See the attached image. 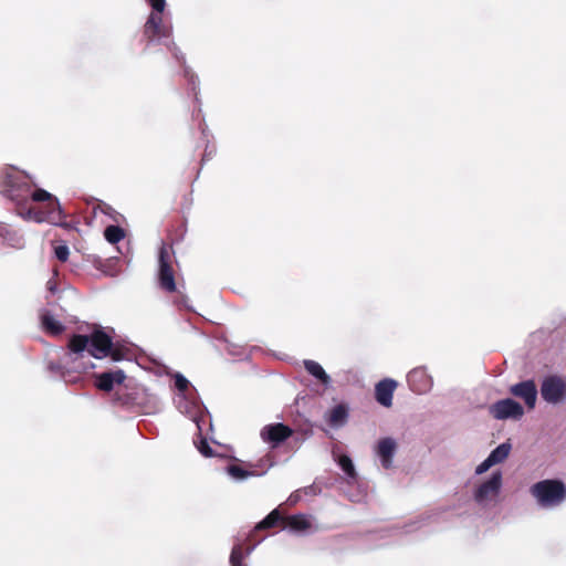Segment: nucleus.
<instances>
[{"label":"nucleus","mask_w":566,"mask_h":566,"mask_svg":"<svg viewBox=\"0 0 566 566\" xmlns=\"http://www.w3.org/2000/svg\"><path fill=\"white\" fill-rule=\"evenodd\" d=\"M6 182L8 196L18 203L25 202L28 198L39 202L49 201L50 209L48 211L29 209L20 213L23 219L32 220L38 223L50 222L52 224H63L64 214L61 205L50 192L44 189H35L32 191L31 188L33 184L28 180L27 176H21L17 171L9 174Z\"/></svg>","instance_id":"f257e3e1"},{"label":"nucleus","mask_w":566,"mask_h":566,"mask_svg":"<svg viewBox=\"0 0 566 566\" xmlns=\"http://www.w3.org/2000/svg\"><path fill=\"white\" fill-rule=\"evenodd\" d=\"M67 357L75 363L87 350L91 356L102 359L108 356L112 348L111 337L103 331H95L91 336L75 335L69 343Z\"/></svg>","instance_id":"f03ea898"},{"label":"nucleus","mask_w":566,"mask_h":566,"mask_svg":"<svg viewBox=\"0 0 566 566\" xmlns=\"http://www.w3.org/2000/svg\"><path fill=\"white\" fill-rule=\"evenodd\" d=\"M531 494L541 506H555L566 499V486L559 480H543L532 485Z\"/></svg>","instance_id":"7ed1b4c3"},{"label":"nucleus","mask_w":566,"mask_h":566,"mask_svg":"<svg viewBox=\"0 0 566 566\" xmlns=\"http://www.w3.org/2000/svg\"><path fill=\"white\" fill-rule=\"evenodd\" d=\"M175 256V250L172 244L164 243L159 251V284L163 289L168 292H172L176 289L174 271H172V259Z\"/></svg>","instance_id":"20e7f679"},{"label":"nucleus","mask_w":566,"mask_h":566,"mask_svg":"<svg viewBox=\"0 0 566 566\" xmlns=\"http://www.w3.org/2000/svg\"><path fill=\"white\" fill-rule=\"evenodd\" d=\"M189 387V380L179 374V412L187 413L189 416V421L195 423L197 430L200 431L198 419L201 413V405L196 397L191 395L189 399L186 397Z\"/></svg>","instance_id":"39448f33"},{"label":"nucleus","mask_w":566,"mask_h":566,"mask_svg":"<svg viewBox=\"0 0 566 566\" xmlns=\"http://www.w3.org/2000/svg\"><path fill=\"white\" fill-rule=\"evenodd\" d=\"M293 434L294 430L282 422L266 424L260 431L262 441L269 444L271 449L281 447Z\"/></svg>","instance_id":"423d86ee"},{"label":"nucleus","mask_w":566,"mask_h":566,"mask_svg":"<svg viewBox=\"0 0 566 566\" xmlns=\"http://www.w3.org/2000/svg\"><path fill=\"white\" fill-rule=\"evenodd\" d=\"M543 399L549 403H558L566 396V381L558 376L546 377L541 386Z\"/></svg>","instance_id":"0eeeda50"},{"label":"nucleus","mask_w":566,"mask_h":566,"mask_svg":"<svg viewBox=\"0 0 566 566\" xmlns=\"http://www.w3.org/2000/svg\"><path fill=\"white\" fill-rule=\"evenodd\" d=\"M491 412L496 419H521L524 415V409L517 401L506 398L496 401L492 406Z\"/></svg>","instance_id":"6e6552de"},{"label":"nucleus","mask_w":566,"mask_h":566,"mask_svg":"<svg viewBox=\"0 0 566 566\" xmlns=\"http://www.w3.org/2000/svg\"><path fill=\"white\" fill-rule=\"evenodd\" d=\"M502 486L501 471L493 472L491 478L483 482L474 492V500L482 503L486 500H492L497 496Z\"/></svg>","instance_id":"1a4fd4ad"},{"label":"nucleus","mask_w":566,"mask_h":566,"mask_svg":"<svg viewBox=\"0 0 566 566\" xmlns=\"http://www.w3.org/2000/svg\"><path fill=\"white\" fill-rule=\"evenodd\" d=\"M510 392L523 399L528 409H533L537 399V388L534 380H525L510 387Z\"/></svg>","instance_id":"9d476101"},{"label":"nucleus","mask_w":566,"mask_h":566,"mask_svg":"<svg viewBox=\"0 0 566 566\" xmlns=\"http://www.w3.org/2000/svg\"><path fill=\"white\" fill-rule=\"evenodd\" d=\"M150 4L153 11L146 22L145 29L147 33H150L153 36L160 35L161 33V22H163V12L166 7L165 0H147Z\"/></svg>","instance_id":"9b49d317"},{"label":"nucleus","mask_w":566,"mask_h":566,"mask_svg":"<svg viewBox=\"0 0 566 566\" xmlns=\"http://www.w3.org/2000/svg\"><path fill=\"white\" fill-rule=\"evenodd\" d=\"M397 451L396 441L390 438H382L378 441L376 447V453L380 459L381 467L384 469H390L392 467V458Z\"/></svg>","instance_id":"f8f14e48"},{"label":"nucleus","mask_w":566,"mask_h":566,"mask_svg":"<svg viewBox=\"0 0 566 566\" xmlns=\"http://www.w3.org/2000/svg\"><path fill=\"white\" fill-rule=\"evenodd\" d=\"M397 388V381L390 378L380 380L375 387V397L378 403L389 408L392 405V396Z\"/></svg>","instance_id":"ddd939ff"},{"label":"nucleus","mask_w":566,"mask_h":566,"mask_svg":"<svg viewBox=\"0 0 566 566\" xmlns=\"http://www.w3.org/2000/svg\"><path fill=\"white\" fill-rule=\"evenodd\" d=\"M407 381L410 389L417 394H423L431 387V378L423 368L412 369L407 376Z\"/></svg>","instance_id":"4468645a"},{"label":"nucleus","mask_w":566,"mask_h":566,"mask_svg":"<svg viewBox=\"0 0 566 566\" xmlns=\"http://www.w3.org/2000/svg\"><path fill=\"white\" fill-rule=\"evenodd\" d=\"M126 375L123 370L103 373L95 376V386L104 391H111L115 385L124 382Z\"/></svg>","instance_id":"2eb2a0df"},{"label":"nucleus","mask_w":566,"mask_h":566,"mask_svg":"<svg viewBox=\"0 0 566 566\" xmlns=\"http://www.w3.org/2000/svg\"><path fill=\"white\" fill-rule=\"evenodd\" d=\"M284 525V515L280 512L279 509H274L270 512L261 522L256 524L254 530L251 532L250 537L252 538L258 532L271 530V528H281L283 530Z\"/></svg>","instance_id":"dca6fc26"},{"label":"nucleus","mask_w":566,"mask_h":566,"mask_svg":"<svg viewBox=\"0 0 566 566\" xmlns=\"http://www.w3.org/2000/svg\"><path fill=\"white\" fill-rule=\"evenodd\" d=\"M310 527H311V523L304 514H295V515L284 516L283 530L289 528L291 531L302 532Z\"/></svg>","instance_id":"f3484780"},{"label":"nucleus","mask_w":566,"mask_h":566,"mask_svg":"<svg viewBox=\"0 0 566 566\" xmlns=\"http://www.w3.org/2000/svg\"><path fill=\"white\" fill-rule=\"evenodd\" d=\"M304 367L306 371L318 379L322 384L327 385L331 380L329 376L325 373L324 368L315 360H305Z\"/></svg>","instance_id":"a211bd4d"},{"label":"nucleus","mask_w":566,"mask_h":566,"mask_svg":"<svg viewBox=\"0 0 566 566\" xmlns=\"http://www.w3.org/2000/svg\"><path fill=\"white\" fill-rule=\"evenodd\" d=\"M42 325L52 335H59L64 331V325L48 312L42 315Z\"/></svg>","instance_id":"6ab92c4d"},{"label":"nucleus","mask_w":566,"mask_h":566,"mask_svg":"<svg viewBox=\"0 0 566 566\" xmlns=\"http://www.w3.org/2000/svg\"><path fill=\"white\" fill-rule=\"evenodd\" d=\"M348 417L347 408L344 405L335 406L328 417V423L333 427L343 426Z\"/></svg>","instance_id":"aec40b11"},{"label":"nucleus","mask_w":566,"mask_h":566,"mask_svg":"<svg viewBox=\"0 0 566 566\" xmlns=\"http://www.w3.org/2000/svg\"><path fill=\"white\" fill-rule=\"evenodd\" d=\"M511 451V444L505 442L496 447L490 454L489 459L495 464L502 463L507 459Z\"/></svg>","instance_id":"412c9836"},{"label":"nucleus","mask_w":566,"mask_h":566,"mask_svg":"<svg viewBox=\"0 0 566 566\" xmlns=\"http://www.w3.org/2000/svg\"><path fill=\"white\" fill-rule=\"evenodd\" d=\"M104 238L108 243L115 244L125 238V231L118 226H108L104 230Z\"/></svg>","instance_id":"4be33fe9"},{"label":"nucleus","mask_w":566,"mask_h":566,"mask_svg":"<svg viewBox=\"0 0 566 566\" xmlns=\"http://www.w3.org/2000/svg\"><path fill=\"white\" fill-rule=\"evenodd\" d=\"M252 547H249L244 553L242 545H234L231 555H230V564L231 566H247L244 564V556L251 552Z\"/></svg>","instance_id":"5701e85b"},{"label":"nucleus","mask_w":566,"mask_h":566,"mask_svg":"<svg viewBox=\"0 0 566 566\" xmlns=\"http://www.w3.org/2000/svg\"><path fill=\"white\" fill-rule=\"evenodd\" d=\"M227 471L228 473L235 478V479H239V480H243V479H247L249 476H254V475H261L262 473H258L253 470H244L243 468H241L240 465H237V464H230L228 468H227Z\"/></svg>","instance_id":"b1692460"},{"label":"nucleus","mask_w":566,"mask_h":566,"mask_svg":"<svg viewBox=\"0 0 566 566\" xmlns=\"http://www.w3.org/2000/svg\"><path fill=\"white\" fill-rule=\"evenodd\" d=\"M184 76L187 80L188 85L190 86V88L195 95V98L198 99V92H197V88L199 85L198 76L191 70H189L187 67L184 70Z\"/></svg>","instance_id":"393cba45"},{"label":"nucleus","mask_w":566,"mask_h":566,"mask_svg":"<svg viewBox=\"0 0 566 566\" xmlns=\"http://www.w3.org/2000/svg\"><path fill=\"white\" fill-rule=\"evenodd\" d=\"M342 470L350 478L356 476L355 467L352 459L348 455H342L338 461Z\"/></svg>","instance_id":"a878e982"},{"label":"nucleus","mask_w":566,"mask_h":566,"mask_svg":"<svg viewBox=\"0 0 566 566\" xmlns=\"http://www.w3.org/2000/svg\"><path fill=\"white\" fill-rule=\"evenodd\" d=\"M197 449L198 451L206 458H212V457H216V452L213 451V449L210 447L209 442L207 441V439L202 438L200 436V441L199 443H197Z\"/></svg>","instance_id":"bb28decb"},{"label":"nucleus","mask_w":566,"mask_h":566,"mask_svg":"<svg viewBox=\"0 0 566 566\" xmlns=\"http://www.w3.org/2000/svg\"><path fill=\"white\" fill-rule=\"evenodd\" d=\"M54 255L57 260L65 262L69 259L70 250L66 244H59L54 247Z\"/></svg>","instance_id":"cd10ccee"},{"label":"nucleus","mask_w":566,"mask_h":566,"mask_svg":"<svg viewBox=\"0 0 566 566\" xmlns=\"http://www.w3.org/2000/svg\"><path fill=\"white\" fill-rule=\"evenodd\" d=\"M492 465H494V463L492 461H490L489 458H486L483 462H481L476 467L475 473L476 474H482V473L486 472Z\"/></svg>","instance_id":"c85d7f7f"},{"label":"nucleus","mask_w":566,"mask_h":566,"mask_svg":"<svg viewBox=\"0 0 566 566\" xmlns=\"http://www.w3.org/2000/svg\"><path fill=\"white\" fill-rule=\"evenodd\" d=\"M46 287L48 290L51 292V293H56L57 289H56V284L53 280H49L48 283H46Z\"/></svg>","instance_id":"c756f323"},{"label":"nucleus","mask_w":566,"mask_h":566,"mask_svg":"<svg viewBox=\"0 0 566 566\" xmlns=\"http://www.w3.org/2000/svg\"><path fill=\"white\" fill-rule=\"evenodd\" d=\"M179 307L182 305L188 310H191V306L187 303V300L179 294V301H178Z\"/></svg>","instance_id":"7c9ffc66"},{"label":"nucleus","mask_w":566,"mask_h":566,"mask_svg":"<svg viewBox=\"0 0 566 566\" xmlns=\"http://www.w3.org/2000/svg\"><path fill=\"white\" fill-rule=\"evenodd\" d=\"M50 369L55 370V369H59V367L52 364V365H50Z\"/></svg>","instance_id":"2f4dec72"},{"label":"nucleus","mask_w":566,"mask_h":566,"mask_svg":"<svg viewBox=\"0 0 566 566\" xmlns=\"http://www.w3.org/2000/svg\"><path fill=\"white\" fill-rule=\"evenodd\" d=\"M87 368H94V365L92 364L90 367H84V369H87Z\"/></svg>","instance_id":"473e14b6"}]
</instances>
